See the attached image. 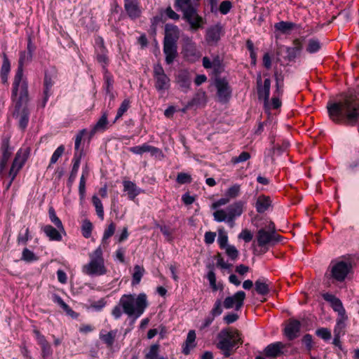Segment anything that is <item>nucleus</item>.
<instances>
[{
    "label": "nucleus",
    "mask_w": 359,
    "mask_h": 359,
    "mask_svg": "<svg viewBox=\"0 0 359 359\" xmlns=\"http://www.w3.org/2000/svg\"><path fill=\"white\" fill-rule=\"evenodd\" d=\"M330 118L336 123L345 121L351 125L359 121V93L343 91L335 99L330 98L327 105Z\"/></svg>",
    "instance_id": "f257e3e1"
},
{
    "label": "nucleus",
    "mask_w": 359,
    "mask_h": 359,
    "mask_svg": "<svg viewBox=\"0 0 359 359\" xmlns=\"http://www.w3.org/2000/svg\"><path fill=\"white\" fill-rule=\"evenodd\" d=\"M120 306L123 312L129 317L137 318L148 306L147 297L144 293L135 294H123L120 299Z\"/></svg>",
    "instance_id": "f03ea898"
},
{
    "label": "nucleus",
    "mask_w": 359,
    "mask_h": 359,
    "mask_svg": "<svg viewBox=\"0 0 359 359\" xmlns=\"http://www.w3.org/2000/svg\"><path fill=\"white\" fill-rule=\"evenodd\" d=\"M216 346L222 351L225 358L232 354V349L237 344H242L243 341L241 334L236 329L227 327L222 329L217 334Z\"/></svg>",
    "instance_id": "7ed1b4c3"
},
{
    "label": "nucleus",
    "mask_w": 359,
    "mask_h": 359,
    "mask_svg": "<svg viewBox=\"0 0 359 359\" xmlns=\"http://www.w3.org/2000/svg\"><path fill=\"white\" fill-rule=\"evenodd\" d=\"M89 262L82 267V271L90 276H100L107 273L103 251L100 246L89 253Z\"/></svg>",
    "instance_id": "20e7f679"
},
{
    "label": "nucleus",
    "mask_w": 359,
    "mask_h": 359,
    "mask_svg": "<svg viewBox=\"0 0 359 359\" xmlns=\"http://www.w3.org/2000/svg\"><path fill=\"white\" fill-rule=\"evenodd\" d=\"M245 203L238 201L229 205L226 210L221 209L213 213L216 222H226L231 227L234 226V220L242 215Z\"/></svg>",
    "instance_id": "39448f33"
},
{
    "label": "nucleus",
    "mask_w": 359,
    "mask_h": 359,
    "mask_svg": "<svg viewBox=\"0 0 359 359\" xmlns=\"http://www.w3.org/2000/svg\"><path fill=\"white\" fill-rule=\"evenodd\" d=\"M30 53L25 50L20 52L18 67L13 81V90H27V83L23 79V67L32 60Z\"/></svg>",
    "instance_id": "423d86ee"
},
{
    "label": "nucleus",
    "mask_w": 359,
    "mask_h": 359,
    "mask_svg": "<svg viewBox=\"0 0 359 359\" xmlns=\"http://www.w3.org/2000/svg\"><path fill=\"white\" fill-rule=\"evenodd\" d=\"M323 298L325 301L330 302L331 306L333 309V310L337 312L338 313V318L337 320L335 331L337 330V329L341 330L344 328L345 322L347 320L348 317L346 314V311L343 306L341 301L335 296L327 293L323 294Z\"/></svg>",
    "instance_id": "0eeeda50"
},
{
    "label": "nucleus",
    "mask_w": 359,
    "mask_h": 359,
    "mask_svg": "<svg viewBox=\"0 0 359 359\" xmlns=\"http://www.w3.org/2000/svg\"><path fill=\"white\" fill-rule=\"evenodd\" d=\"M269 230L261 229L257 231V240L259 247H265L267 245H275L280 239V236L275 232V227L273 223L269 226Z\"/></svg>",
    "instance_id": "6e6552de"
},
{
    "label": "nucleus",
    "mask_w": 359,
    "mask_h": 359,
    "mask_svg": "<svg viewBox=\"0 0 359 359\" xmlns=\"http://www.w3.org/2000/svg\"><path fill=\"white\" fill-rule=\"evenodd\" d=\"M281 94L279 91H275L271 95L270 91H258V99L264 104L266 111L277 109L281 107Z\"/></svg>",
    "instance_id": "1a4fd4ad"
},
{
    "label": "nucleus",
    "mask_w": 359,
    "mask_h": 359,
    "mask_svg": "<svg viewBox=\"0 0 359 359\" xmlns=\"http://www.w3.org/2000/svg\"><path fill=\"white\" fill-rule=\"evenodd\" d=\"M13 148L10 145V136L2 137L1 144L0 174L4 173L7 163L13 154Z\"/></svg>",
    "instance_id": "9d476101"
},
{
    "label": "nucleus",
    "mask_w": 359,
    "mask_h": 359,
    "mask_svg": "<svg viewBox=\"0 0 359 359\" xmlns=\"http://www.w3.org/2000/svg\"><path fill=\"white\" fill-rule=\"evenodd\" d=\"M182 13V18L189 24L191 29L197 30L205 23L203 18L198 14L196 6L185 10Z\"/></svg>",
    "instance_id": "9b49d317"
},
{
    "label": "nucleus",
    "mask_w": 359,
    "mask_h": 359,
    "mask_svg": "<svg viewBox=\"0 0 359 359\" xmlns=\"http://www.w3.org/2000/svg\"><path fill=\"white\" fill-rule=\"evenodd\" d=\"M331 265V277L339 282L344 280L350 271L351 265L344 261L332 262Z\"/></svg>",
    "instance_id": "f8f14e48"
},
{
    "label": "nucleus",
    "mask_w": 359,
    "mask_h": 359,
    "mask_svg": "<svg viewBox=\"0 0 359 359\" xmlns=\"http://www.w3.org/2000/svg\"><path fill=\"white\" fill-rule=\"evenodd\" d=\"M245 296V292L238 291L233 296H229L224 299L223 302L224 307L226 309L234 308L236 311H239L243 306Z\"/></svg>",
    "instance_id": "ddd939ff"
},
{
    "label": "nucleus",
    "mask_w": 359,
    "mask_h": 359,
    "mask_svg": "<svg viewBox=\"0 0 359 359\" xmlns=\"http://www.w3.org/2000/svg\"><path fill=\"white\" fill-rule=\"evenodd\" d=\"M26 160L27 157L25 156H22L21 150L18 151L15 154V158L12 163L11 169L8 172V176L11 177V180L6 187L7 189H9V187H11L13 181L17 176L18 172L24 165Z\"/></svg>",
    "instance_id": "4468645a"
},
{
    "label": "nucleus",
    "mask_w": 359,
    "mask_h": 359,
    "mask_svg": "<svg viewBox=\"0 0 359 359\" xmlns=\"http://www.w3.org/2000/svg\"><path fill=\"white\" fill-rule=\"evenodd\" d=\"M154 76L156 88L158 90H166L170 86V79L165 74L161 65H156L154 68Z\"/></svg>",
    "instance_id": "2eb2a0df"
},
{
    "label": "nucleus",
    "mask_w": 359,
    "mask_h": 359,
    "mask_svg": "<svg viewBox=\"0 0 359 359\" xmlns=\"http://www.w3.org/2000/svg\"><path fill=\"white\" fill-rule=\"evenodd\" d=\"M184 56L188 60H195L201 56L200 51L197 49L196 43L189 38L184 40L183 46Z\"/></svg>",
    "instance_id": "dca6fc26"
},
{
    "label": "nucleus",
    "mask_w": 359,
    "mask_h": 359,
    "mask_svg": "<svg viewBox=\"0 0 359 359\" xmlns=\"http://www.w3.org/2000/svg\"><path fill=\"white\" fill-rule=\"evenodd\" d=\"M124 8L132 20H136L141 16L142 10L137 0H124Z\"/></svg>",
    "instance_id": "f3484780"
},
{
    "label": "nucleus",
    "mask_w": 359,
    "mask_h": 359,
    "mask_svg": "<svg viewBox=\"0 0 359 359\" xmlns=\"http://www.w3.org/2000/svg\"><path fill=\"white\" fill-rule=\"evenodd\" d=\"M301 323L297 320L290 319L284 329V334L289 340L296 339L300 332Z\"/></svg>",
    "instance_id": "a211bd4d"
},
{
    "label": "nucleus",
    "mask_w": 359,
    "mask_h": 359,
    "mask_svg": "<svg viewBox=\"0 0 359 359\" xmlns=\"http://www.w3.org/2000/svg\"><path fill=\"white\" fill-rule=\"evenodd\" d=\"M180 38V29L177 26L172 24L165 25V36L163 43H177Z\"/></svg>",
    "instance_id": "6ab92c4d"
},
{
    "label": "nucleus",
    "mask_w": 359,
    "mask_h": 359,
    "mask_svg": "<svg viewBox=\"0 0 359 359\" xmlns=\"http://www.w3.org/2000/svg\"><path fill=\"white\" fill-rule=\"evenodd\" d=\"M286 347V344L277 341L269 344L264 350V353L266 357L276 358L283 353V350Z\"/></svg>",
    "instance_id": "aec40b11"
},
{
    "label": "nucleus",
    "mask_w": 359,
    "mask_h": 359,
    "mask_svg": "<svg viewBox=\"0 0 359 359\" xmlns=\"http://www.w3.org/2000/svg\"><path fill=\"white\" fill-rule=\"evenodd\" d=\"M37 342L41 348V356L43 359L50 356L53 354V351L50 344L47 341L45 337L42 335L39 330L34 331Z\"/></svg>",
    "instance_id": "412c9836"
},
{
    "label": "nucleus",
    "mask_w": 359,
    "mask_h": 359,
    "mask_svg": "<svg viewBox=\"0 0 359 359\" xmlns=\"http://www.w3.org/2000/svg\"><path fill=\"white\" fill-rule=\"evenodd\" d=\"M12 98L15 104V110L20 111L23 107H27V103L29 100L27 91H13Z\"/></svg>",
    "instance_id": "4be33fe9"
},
{
    "label": "nucleus",
    "mask_w": 359,
    "mask_h": 359,
    "mask_svg": "<svg viewBox=\"0 0 359 359\" xmlns=\"http://www.w3.org/2000/svg\"><path fill=\"white\" fill-rule=\"evenodd\" d=\"M163 53L165 55L166 64H172L177 56V43H163Z\"/></svg>",
    "instance_id": "5701e85b"
},
{
    "label": "nucleus",
    "mask_w": 359,
    "mask_h": 359,
    "mask_svg": "<svg viewBox=\"0 0 359 359\" xmlns=\"http://www.w3.org/2000/svg\"><path fill=\"white\" fill-rule=\"evenodd\" d=\"M293 47L287 48V59L288 61H294L295 58L299 55L302 49V44L299 39H296L293 41Z\"/></svg>",
    "instance_id": "b1692460"
},
{
    "label": "nucleus",
    "mask_w": 359,
    "mask_h": 359,
    "mask_svg": "<svg viewBox=\"0 0 359 359\" xmlns=\"http://www.w3.org/2000/svg\"><path fill=\"white\" fill-rule=\"evenodd\" d=\"M207 97L204 91H198L194 97L189 101V107H191L193 109L203 107L205 105Z\"/></svg>",
    "instance_id": "393cba45"
},
{
    "label": "nucleus",
    "mask_w": 359,
    "mask_h": 359,
    "mask_svg": "<svg viewBox=\"0 0 359 359\" xmlns=\"http://www.w3.org/2000/svg\"><path fill=\"white\" fill-rule=\"evenodd\" d=\"M271 205V200L269 196L260 195L256 201L255 208L257 212L263 213L266 211Z\"/></svg>",
    "instance_id": "a878e982"
},
{
    "label": "nucleus",
    "mask_w": 359,
    "mask_h": 359,
    "mask_svg": "<svg viewBox=\"0 0 359 359\" xmlns=\"http://www.w3.org/2000/svg\"><path fill=\"white\" fill-rule=\"evenodd\" d=\"M57 76V70L55 67H51L45 72L44 86L46 90L52 88Z\"/></svg>",
    "instance_id": "bb28decb"
},
{
    "label": "nucleus",
    "mask_w": 359,
    "mask_h": 359,
    "mask_svg": "<svg viewBox=\"0 0 359 359\" xmlns=\"http://www.w3.org/2000/svg\"><path fill=\"white\" fill-rule=\"evenodd\" d=\"M29 110L27 107H23L20 111L14 112L13 115L18 119V123L20 128L22 130L25 129L29 122Z\"/></svg>",
    "instance_id": "cd10ccee"
},
{
    "label": "nucleus",
    "mask_w": 359,
    "mask_h": 359,
    "mask_svg": "<svg viewBox=\"0 0 359 359\" xmlns=\"http://www.w3.org/2000/svg\"><path fill=\"white\" fill-rule=\"evenodd\" d=\"M43 231L50 241H60L62 240V236L58 229L53 227L51 225H46L43 227Z\"/></svg>",
    "instance_id": "c85d7f7f"
},
{
    "label": "nucleus",
    "mask_w": 359,
    "mask_h": 359,
    "mask_svg": "<svg viewBox=\"0 0 359 359\" xmlns=\"http://www.w3.org/2000/svg\"><path fill=\"white\" fill-rule=\"evenodd\" d=\"M196 339V333L194 330H190L188 332L187 339L183 345L182 352L185 355L190 353L191 349L193 348L195 345L194 344Z\"/></svg>",
    "instance_id": "c756f323"
},
{
    "label": "nucleus",
    "mask_w": 359,
    "mask_h": 359,
    "mask_svg": "<svg viewBox=\"0 0 359 359\" xmlns=\"http://www.w3.org/2000/svg\"><path fill=\"white\" fill-rule=\"evenodd\" d=\"M123 184L124 191L128 193L130 199L133 200L140 194V191L136 184L133 182L124 181Z\"/></svg>",
    "instance_id": "7c9ffc66"
},
{
    "label": "nucleus",
    "mask_w": 359,
    "mask_h": 359,
    "mask_svg": "<svg viewBox=\"0 0 359 359\" xmlns=\"http://www.w3.org/2000/svg\"><path fill=\"white\" fill-rule=\"evenodd\" d=\"M11 70L10 61L6 55L4 53L3 55V64L1 68V79L2 83H5L8 80V75Z\"/></svg>",
    "instance_id": "2f4dec72"
},
{
    "label": "nucleus",
    "mask_w": 359,
    "mask_h": 359,
    "mask_svg": "<svg viewBox=\"0 0 359 359\" xmlns=\"http://www.w3.org/2000/svg\"><path fill=\"white\" fill-rule=\"evenodd\" d=\"M221 29L218 26L212 27L207 30L206 40L208 43L217 42L220 39Z\"/></svg>",
    "instance_id": "473e14b6"
},
{
    "label": "nucleus",
    "mask_w": 359,
    "mask_h": 359,
    "mask_svg": "<svg viewBox=\"0 0 359 359\" xmlns=\"http://www.w3.org/2000/svg\"><path fill=\"white\" fill-rule=\"evenodd\" d=\"M296 27V25L292 22L280 21L274 25L276 30L279 31L282 34L288 33Z\"/></svg>",
    "instance_id": "72a5a7b5"
},
{
    "label": "nucleus",
    "mask_w": 359,
    "mask_h": 359,
    "mask_svg": "<svg viewBox=\"0 0 359 359\" xmlns=\"http://www.w3.org/2000/svg\"><path fill=\"white\" fill-rule=\"evenodd\" d=\"M81 158V155L77 156L76 154H75L74 156V158L72 160L73 166L68 180L69 184H72L76 177V175L80 166Z\"/></svg>",
    "instance_id": "f704fd0d"
},
{
    "label": "nucleus",
    "mask_w": 359,
    "mask_h": 359,
    "mask_svg": "<svg viewBox=\"0 0 359 359\" xmlns=\"http://www.w3.org/2000/svg\"><path fill=\"white\" fill-rule=\"evenodd\" d=\"M145 272V270L143 266L140 265H135L134 266V272L133 273V279H132V285H138L141 279Z\"/></svg>",
    "instance_id": "c9c22d12"
},
{
    "label": "nucleus",
    "mask_w": 359,
    "mask_h": 359,
    "mask_svg": "<svg viewBox=\"0 0 359 359\" xmlns=\"http://www.w3.org/2000/svg\"><path fill=\"white\" fill-rule=\"evenodd\" d=\"M255 290L262 295H266L269 292V284L260 279L255 281Z\"/></svg>",
    "instance_id": "e433bc0d"
},
{
    "label": "nucleus",
    "mask_w": 359,
    "mask_h": 359,
    "mask_svg": "<svg viewBox=\"0 0 359 359\" xmlns=\"http://www.w3.org/2000/svg\"><path fill=\"white\" fill-rule=\"evenodd\" d=\"M49 217L52 223H53L55 226L62 231H65L64 226L61 220L57 217L55 214V211L53 208H50L48 210Z\"/></svg>",
    "instance_id": "4c0bfd02"
},
{
    "label": "nucleus",
    "mask_w": 359,
    "mask_h": 359,
    "mask_svg": "<svg viewBox=\"0 0 359 359\" xmlns=\"http://www.w3.org/2000/svg\"><path fill=\"white\" fill-rule=\"evenodd\" d=\"M177 82L181 84L182 87H188L191 83V79L189 73L186 71H181L177 76Z\"/></svg>",
    "instance_id": "58836bf2"
},
{
    "label": "nucleus",
    "mask_w": 359,
    "mask_h": 359,
    "mask_svg": "<svg viewBox=\"0 0 359 359\" xmlns=\"http://www.w3.org/2000/svg\"><path fill=\"white\" fill-rule=\"evenodd\" d=\"M241 193V186L235 184L231 186L226 191L225 196L230 200L234 199L239 196Z\"/></svg>",
    "instance_id": "ea45409f"
},
{
    "label": "nucleus",
    "mask_w": 359,
    "mask_h": 359,
    "mask_svg": "<svg viewBox=\"0 0 359 359\" xmlns=\"http://www.w3.org/2000/svg\"><path fill=\"white\" fill-rule=\"evenodd\" d=\"M93 203L95 208L96 213L97 216L101 219H104V210L103 206L101 201L97 196H93Z\"/></svg>",
    "instance_id": "a19ab883"
},
{
    "label": "nucleus",
    "mask_w": 359,
    "mask_h": 359,
    "mask_svg": "<svg viewBox=\"0 0 359 359\" xmlns=\"http://www.w3.org/2000/svg\"><path fill=\"white\" fill-rule=\"evenodd\" d=\"M107 50L105 51L101 50L100 53L97 55V60L102 66L103 71L106 73L107 72V67L109 63V59L107 55Z\"/></svg>",
    "instance_id": "79ce46f5"
},
{
    "label": "nucleus",
    "mask_w": 359,
    "mask_h": 359,
    "mask_svg": "<svg viewBox=\"0 0 359 359\" xmlns=\"http://www.w3.org/2000/svg\"><path fill=\"white\" fill-rule=\"evenodd\" d=\"M64 151H65V147L63 145H60V147H58L56 149V150L54 151V153L53 154V155L50 158V163L47 168L48 169L50 168L52 165L55 164L59 158H60L62 156V155L63 154Z\"/></svg>",
    "instance_id": "37998d69"
},
{
    "label": "nucleus",
    "mask_w": 359,
    "mask_h": 359,
    "mask_svg": "<svg viewBox=\"0 0 359 359\" xmlns=\"http://www.w3.org/2000/svg\"><path fill=\"white\" fill-rule=\"evenodd\" d=\"M175 6L182 12L195 6L192 0H175Z\"/></svg>",
    "instance_id": "c03bdc74"
},
{
    "label": "nucleus",
    "mask_w": 359,
    "mask_h": 359,
    "mask_svg": "<svg viewBox=\"0 0 359 359\" xmlns=\"http://www.w3.org/2000/svg\"><path fill=\"white\" fill-rule=\"evenodd\" d=\"M116 331H110L106 334H101L100 339L107 344L108 347H111L114 342L116 337Z\"/></svg>",
    "instance_id": "a18cd8bd"
},
{
    "label": "nucleus",
    "mask_w": 359,
    "mask_h": 359,
    "mask_svg": "<svg viewBox=\"0 0 359 359\" xmlns=\"http://www.w3.org/2000/svg\"><path fill=\"white\" fill-rule=\"evenodd\" d=\"M212 69L216 75L220 74L223 70L222 61L219 55H216L212 60Z\"/></svg>",
    "instance_id": "49530a36"
},
{
    "label": "nucleus",
    "mask_w": 359,
    "mask_h": 359,
    "mask_svg": "<svg viewBox=\"0 0 359 359\" xmlns=\"http://www.w3.org/2000/svg\"><path fill=\"white\" fill-rule=\"evenodd\" d=\"M320 48V44L318 40L311 39L308 41L306 51L310 53H313L318 51Z\"/></svg>",
    "instance_id": "de8ad7c7"
},
{
    "label": "nucleus",
    "mask_w": 359,
    "mask_h": 359,
    "mask_svg": "<svg viewBox=\"0 0 359 359\" xmlns=\"http://www.w3.org/2000/svg\"><path fill=\"white\" fill-rule=\"evenodd\" d=\"M160 346L158 344L150 346L149 351L145 355V359H157Z\"/></svg>",
    "instance_id": "09e8293b"
},
{
    "label": "nucleus",
    "mask_w": 359,
    "mask_h": 359,
    "mask_svg": "<svg viewBox=\"0 0 359 359\" xmlns=\"http://www.w3.org/2000/svg\"><path fill=\"white\" fill-rule=\"evenodd\" d=\"M107 117L105 114H103L95 125L93 128V132L95 133L97 131L104 130L107 128Z\"/></svg>",
    "instance_id": "8fccbe9b"
},
{
    "label": "nucleus",
    "mask_w": 359,
    "mask_h": 359,
    "mask_svg": "<svg viewBox=\"0 0 359 359\" xmlns=\"http://www.w3.org/2000/svg\"><path fill=\"white\" fill-rule=\"evenodd\" d=\"M29 239V231L28 227L23 228L18 236V243L25 245Z\"/></svg>",
    "instance_id": "3c124183"
},
{
    "label": "nucleus",
    "mask_w": 359,
    "mask_h": 359,
    "mask_svg": "<svg viewBox=\"0 0 359 359\" xmlns=\"http://www.w3.org/2000/svg\"><path fill=\"white\" fill-rule=\"evenodd\" d=\"M130 107V101L128 99H126L124 100L121 106L119 107V108L118 109V111H117V114L116 116V118H115V121H116L117 119L120 118L126 111H127V110L129 109Z\"/></svg>",
    "instance_id": "603ef678"
},
{
    "label": "nucleus",
    "mask_w": 359,
    "mask_h": 359,
    "mask_svg": "<svg viewBox=\"0 0 359 359\" xmlns=\"http://www.w3.org/2000/svg\"><path fill=\"white\" fill-rule=\"evenodd\" d=\"M92 229V223L89 220H85L82 224L83 236L86 238H90L91 236Z\"/></svg>",
    "instance_id": "864d4df0"
},
{
    "label": "nucleus",
    "mask_w": 359,
    "mask_h": 359,
    "mask_svg": "<svg viewBox=\"0 0 359 359\" xmlns=\"http://www.w3.org/2000/svg\"><path fill=\"white\" fill-rule=\"evenodd\" d=\"M150 146L147 144H144L141 146H136L130 148L131 152L135 154H142L144 152H149Z\"/></svg>",
    "instance_id": "5fc2aeb1"
},
{
    "label": "nucleus",
    "mask_w": 359,
    "mask_h": 359,
    "mask_svg": "<svg viewBox=\"0 0 359 359\" xmlns=\"http://www.w3.org/2000/svg\"><path fill=\"white\" fill-rule=\"evenodd\" d=\"M230 97V91H217L215 99L219 102L226 103Z\"/></svg>",
    "instance_id": "6e6d98bb"
},
{
    "label": "nucleus",
    "mask_w": 359,
    "mask_h": 359,
    "mask_svg": "<svg viewBox=\"0 0 359 359\" xmlns=\"http://www.w3.org/2000/svg\"><path fill=\"white\" fill-rule=\"evenodd\" d=\"M222 302L220 299L216 300V302L214 304V306L212 309L210 311V314L214 318L216 316H218L222 314Z\"/></svg>",
    "instance_id": "4d7b16f0"
},
{
    "label": "nucleus",
    "mask_w": 359,
    "mask_h": 359,
    "mask_svg": "<svg viewBox=\"0 0 359 359\" xmlns=\"http://www.w3.org/2000/svg\"><path fill=\"white\" fill-rule=\"evenodd\" d=\"M116 226L111 222L107 228L104 230V235L102 237V243H105L108 238L113 236L115 232Z\"/></svg>",
    "instance_id": "13d9d810"
},
{
    "label": "nucleus",
    "mask_w": 359,
    "mask_h": 359,
    "mask_svg": "<svg viewBox=\"0 0 359 359\" xmlns=\"http://www.w3.org/2000/svg\"><path fill=\"white\" fill-rule=\"evenodd\" d=\"M250 158V153L243 151L238 156H235L231 158V162L233 164L245 162Z\"/></svg>",
    "instance_id": "bf43d9fd"
},
{
    "label": "nucleus",
    "mask_w": 359,
    "mask_h": 359,
    "mask_svg": "<svg viewBox=\"0 0 359 359\" xmlns=\"http://www.w3.org/2000/svg\"><path fill=\"white\" fill-rule=\"evenodd\" d=\"M22 259L26 262H32L36 260V257L32 251L25 248L22 251Z\"/></svg>",
    "instance_id": "052dcab7"
},
{
    "label": "nucleus",
    "mask_w": 359,
    "mask_h": 359,
    "mask_svg": "<svg viewBox=\"0 0 359 359\" xmlns=\"http://www.w3.org/2000/svg\"><path fill=\"white\" fill-rule=\"evenodd\" d=\"M231 8H232L231 2L230 1L226 0V1H223L220 4L219 11L222 14L226 15L230 11Z\"/></svg>",
    "instance_id": "680f3d73"
},
{
    "label": "nucleus",
    "mask_w": 359,
    "mask_h": 359,
    "mask_svg": "<svg viewBox=\"0 0 359 359\" xmlns=\"http://www.w3.org/2000/svg\"><path fill=\"white\" fill-rule=\"evenodd\" d=\"M302 342L305 345L306 350L310 352L313 347L312 336L309 334H305L302 338Z\"/></svg>",
    "instance_id": "e2e57ef3"
},
{
    "label": "nucleus",
    "mask_w": 359,
    "mask_h": 359,
    "mask_svg": "<svg viewBox=\"0 0 359 359\" xmlns=\"http://www.w3.org/2000/svg\"><path fill=\"white\" fill-rule=\"evenodd\" d=\"M316 334L324 340H328L331 338V332L327 328H320L316 330Z\"/></svg>",
    "instance_id": "0e129e2a"
},
{
    "label": "nucleus",
    "mask_w": 359,
    "mask_h": 359,
    "mask_svg": "<svg viewBox=\"0 0 359 359\" xmlns=\"http://www.w3.org/2000/svg\"><path fill=\"white\" fill-rule=\"evenodd\" d=\"M215 86L217 88V90H227L228 82L224 78L216 77Z\"/></svg>",
    "instance_id": "69168bd1"
},
{
    "label": "nucleus",
    "mask_w": 359,
    "mask_h": 359,
    "mask_svg": "<svg viewBox=\"0 0 359 359\" xmlns=\"http://www.w3.org/2000/svg\"><path fill=\"white\" fill-rule=\"evenodd\" d=\"M226 248V253L232 259L235 260L238 256V251L233 245H228Z\"/></svg>",
    "instance_id": "338daca9"
},
{
    "label": "nucleus",
    "mask_w": 359,
    "mask_h": 359,
    "mask_svg": "<svg viewBox=\"0 0 359 359\" xmlns=\"http://www.w3.org/2000/svg\"><path fill=\"white\" fill-rule=\"evenodd\" d=\"M288 147L289 142L287 141H283L281 145L277 144V145L273 147V153L280 155L283 152L285 151Z\"/></svg>",
    "instance_id": "774afa93"
}]
</instances>
